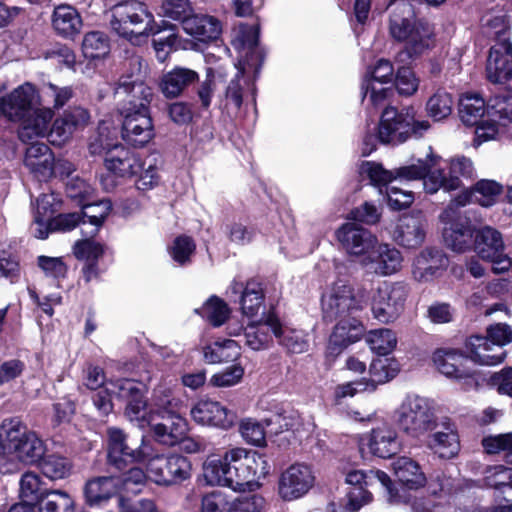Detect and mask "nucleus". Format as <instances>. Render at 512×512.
Returning a JSON list of instances; mask_svg holds the SVG:
<instances>
[{
    "instance_id": "53",
    "label": "nucleus",
    "mask_w": 512,
    "mask_h": 512,
    "mask_svg": "<svg viewBox=\"0 0 512 512\" xmlns=\"http://www.w3.org/2000/svg\"><path fill=\"white\" fill-rule=\"evenodd\" d=\"M74 499L65 491H46L39 501V512H74Z\"/></svg>"
},
{
    "instance_id": "32",
    "label": "nucleus",
    "mask_w": 512,
    "mask_h": 512,
    "mask_svg": "<svg viewBox=\"0 0 512 512\" xmlns=\"http://www.w3.org/2000/svg\"><path fill=\"white\" fill-rule=\"evenodd\" d=\"M231 289L233 293H240V310L246 318L253 319L263 310L264 289L258 280L250 279L245 284L234 281Z\"/></svg>"
},
{
    "instance_id": "13",
    "label": "nucleus",
    "mask_w": 512,
    "mask_h": 512,
    "mask_svg": "<svg viewBox=\"0 0 512 512\" xmlns=\"http://www.w3.org/2000/svg\"><path fill=\"white\" fill-rule=\"evenodd\" d=\"M408 293L409 288L404 282H383L372 298L374 318L382 323L397 319L404 310Z\"/></svg>"
},
{
    "instance_id": "16",
    "label": "nucleus",
    "mask_w": 512,
    "mask_h": 512,
    "mask_svg": "<svg viewBox=\"0 0 512 512\" xmlns=\"http://www.w3.org/2000/svg\"><path fill=\"white\" fill-rule=\"evenodd\" d=\"M108 461L116 469L122 470L128 464L144 462L151 455V444L144 436L138 447L133 448L127 443L126 434L119 428L111 427L107 430Z\"/></svg>"
},
{
    "instance_id": "31",
    "label": "nucleus",
    "mask_w": 512,
    "mask_h": 512,
    "mask_svg": "<svg viewBox=\"0 0 512 512\" xmlns=\"http://www.w3.org/2000/svg\"><path fill=\"white\" fill-rule=\"evenodd\" d=\"M467 359L479 365L493 366L503 362L505 351L493 344L486 336L473 335L465 342Z\"/></svg>"
},
{
    "instance_id": "21",
    "label": "nucleus",
    "mask_w": 512,
    "mask_h": 512,
    "mask_svg": "<svg viewBox=\"0 0 512 512\" xmlns=\"http://www.w3.org/2000/svg\"><path fill=\"white\" fill-rule=\"evenodd\" d=\"M361 444L366 445L372 455L383 459L393 457L402 448V441L397 430L387 423L373 428L362 439Z\"/></svg>"
},
{
    "instance_id": "18",
    "label": "nucleus",
    "mask_w": 512,
    "mask_h": 512,
    "mask_svg": "<svg viewBox=\"0 0 512 512\" xmlns=\"http://www.w3.org/2000/svg\"><path fill=\"white\" fill-rule=\"evenodd\" d=\"M474 248L484 260L492 263L495 273H505L512 270V259L504 254V241L501 233L485 226L475 233Z\"/></svg>"
},
{
    "instance_id": "50",
    "label": "nucleus",
    "mask_w": 512,
    "mask_h": 512,
    "mask_svg": "<svg viewBox=\"0 0 512 512\" xmlns=\"http://www.w3.org/2000/svg\"><path fill=\"white\" fill-rule=\"evenodd\" d=\"M428 446L441 458H452L459 451L458 435L452 431L435 432L428 439Z\"/></svg>"
},
{
    "instance_id": "62",
    "label": "nucleus",
    "mask_w": 512,
    "mask_h": 512,
    "mask_svg": "<svg viewBox=\"0 0 512 512\" xmlns=\"http://www.w3.org/2000/svg\"><path fill=\"white\" fill-rule=\"evenodd\" d=\"M485 484L494 489L509 487L512 489V468L504 465H494L484 472Z\"/></svg>"
},
{
    "instance_id": "11",
    "label": "nucleus",
    "mask_w": 512,
    "mask_h": 512,
    "mask_svg": "<svg viewBox=\"0 0 512 512\" xmlns=\"http://www.w3.org/2000/svg\"><path fill=\"white\" fill-rule=\"evenodd\" d=\"M474 173L473 163L469 158L457 156L445 161V167L433 169L424 180V190L434 194L440 189L446 192L461 188L462 178H472Z\"/></svg>"
},
{
    "instance_id": "48",
    "label": "nucleus",
    "mask_w": 512,
    "mask_h": 512,
    "mask_svg": "<svg viewBox=\"0 0 512 512\" xmlns=\"http://www.w3.org/2000/svg\"><path fill=\"white\" fill-rule=\"evenodd\" d=\"M400 371V365L394 358H377L371 362L368 384H373L374 391L377 386L392 380Z\"/></svg>"
},
{
    "instance_id": "49",
    "label": "nucleus",
    "mask_w": 512,
    "mask_h": 512,
    "mask_svg": "<svg viewBox=\"0 0 512 512\" xmlns=\"http://www.w3.org/2000/svg\"><path fill=\"white\" fill-rule=\"evenodd\" d=\"M365 340L372 352L380 356L392 353L397 346L396 333L389 328L370 330Z\"/></svg>"
},
{
    "instance_id": "22",
    "label": "nucleus",
    "mask_w": 512,
    "mask_h": 512,
    "mask_svg": "<svg viewBox=\"0 0 512 512\" xmlns=\"http://www.w3.org/2000/svg\"><path fill=\"white\" fill-rule=\"evenodd\" d=\"M403 256L401 252L390 244L375 245L367 256L363 257L362 265L380 276H390L402 268Z\"/></svg>"
},
{
    "instance_id": "38",
    "label": "nucleus",
    "mask_w": 512,
    "mask_h": 512,
    "mask_svg": "<svg viewBox=\"0 0 512 512\" xmlns=\"http://www.w3.org/2000/svg\"><path fill=\"white\" fill-rule=\"evenodd\" d=\"M24 165L39 179H47L54 173V157L50 148L42 143H32L25 152Z\"/></svg>"
},
{
    "instance_id": "43",
    "label": "nucleus",
    "mask_w": 512,
    "mask_h": 512,
    "mask_svg": "<svg viewBox=\"0 0 512 512\" xmlns=\"http://www.w3.org/2000/svg\"><path fill=\"white\" fill-rule=\"evenodd\" d=\"M196 80H198L196 71L184 67H175L163 75L160 88L165 97L175 98Z\"/></svg>"
},
{
    "instance_id": "35",
    "label": "nucleus",
    "mask_w": 512,
    "mask_h": 512,
    "mask_svg": "<svg viewBox=\"0 0 512 512\" xmlns=\"http://www.w3.org/2000/svg\"><path fill=\"white\" fill-rule=\"evenodd\" d=\"M47 451L44 440L26 425L12 455L20 463L33 465L41 461Z\"/></svg>"
},
{
    "instance_id": "57",
    "label": "nucleus",
    "mask_w": 512,
    "mask_h": 512,
    "mask_svg": "<svg viewBox=\"0 0 512 512\" xmlns=\"http://www.w3.org/2000/svg\"><path fill=\"white\" fill-rule=\"evenodd\" d=\"M195 311L215 327L224 324L230 314L228 305L216 296L210 297L200 309Z\"/></svg>"
},
{
    "instance_id": "39",
    "label": "nucleus",
    "mask_w": 512,
    "mask_h": 512,
    "mask_svg": "<svg viewBox=\"0 0 512 512\" xmlns=\"http://www.w3.org/2000/svg\"><path fill=\"white\" fill-rule=\"evenodd\" d=\"M183 30L201 42H210L219 38L222 25L215 16L198 13L184 21Z\"/></svg>"
},
{
    "instance_id": "56",
    "label": "nucleus",
    "mask_w": 512,
    "mask_h": 512,
    "mask_svg": "<svg viewBox=\"0 0 512 512\" xmlns=\"http://www.w3.org/2000/svg\"><path fill=\"white\" fill-rule=\"evenodd\" d=\"M245 67H241L235 78L232 79L225 92L224 107L230 115H237L243 102V85L246 81L243 78Z\"/></svg>"
},
{
    "instance_id": "44",
    "label": "nucleus",
    "mask_w": 512,
    "mask_h": 512,
    "mask_svg": "<svg viewBox=\"0 0 512 512\" xmlns=\"http://www.w3.org/2000/svg\"><path fill=\"white\" fill-rule=\"evenodd\" d=\"M26 424L18 417H8L0 423V457L10 459Z\"/></svg>"
},
{
    "instance_id": "51",
    "label": "nucleus",
    "mask_w": 512,
    "mask_h": 512,
    "mask_svg": "<svg viewBox=\"0 0 512 512\" xmlns=\"http://www.w3.org/2000/svg\"><path fill=\"white\" fill-rule=\"evenodd\" d=\"M390 83L363 78L361 93L366 106L378 108L384 105L387 98L392 94L391 88L386 86Z\"/></svg>"
},
{
    "instance_id": "3",
    "label": "nucleus",
    "mask_w": 512,
    "mask_h": 512,
    "mask_svg": "<svg viewBox=\"0 0 512 512\" xmlns=\"http://www.w3.org/2000/svg\"><path fill=\"white\" fill-rule=\"evenodd\" d=\"M36 98V89L30 83H24L0 98V117L20 123L18 136L22 142L45 137L54 116L49 107L34 108Z\"/></svg>"
},
{
    "instance_id": "23",
    "label": "nucleus",
    "mask_w": 512,
    "mask_h": 512,
    "mask_svg": "<svg viewBox=\"0 0 512 512\" xmlns=\"http://www.w3.org/2000/svg\"><path fill=\"white\" fill-rule=\"evenodd\" d=\"M343 249L353 256H367L377 244V237L354 222L343 224L336 232Z\"/></svg>"
},
{
    "instance_id": "40",
    "label": "nucleus",
    "mask_w": 512,
    "mask_h": 512,
    "mask_svg": "<svg viewBox=\"0 0 512 512\" xmlns=\"http://www.w3.org/2000/svg\"><path fill=\"white\" fill-rule=\"evenodd\" d=\"M502 192V186L493 180L478 181L470 192H463L451 203L462 207L470 201L477 202L483 207L494 205Z\"/></svg>"
},
{
    "instance_id": "37",
    "label": "nucleus",
    "mask_w": 512,
    "mask_h": 512,
    "mask_svg": "<svg viewBox=\"0 0 512 512\" xmlns=\"http://www.w3.org/2000/svg\"><path fill=\"white\" fill-rule=\"evenodd\" d=\"M243 332L245 345L253 351L266 350L272 344V332L267 323V316L264 321L251 322L245 328L241 325H230L228 333L230 336H240Z\"/></svg>"
},
{
    "instance_id": "36",
    "label": "nucleus",
    "mask_w": 512,
    "mask_h": 512,
    "mask_svg": "<svg viewBox=\"0 0 512 512\" xmlns=\"http://www.w3.org/2000/svg\"><path fill=\"white\" fill-rule=\"evenodd\" d=\"M267 426L277 425L278 428L273 430L274 433L290 431L300 440L308 437L314 430L315 424L311 418H303L298 411L288 410L283 413L276 414L270 419L265 420Z\"/></svg>"
},
{
    "instance_id": "60",
    "label": "nucleus",
    "mask_w": 512,
    "mask_h": 512,
    "mask_svg": "<svg viewBox=\"0 0 512 512\" xmlns=\"http://www.w3.org/2000/svg\"><path fill=\"white\" fill-rule=\"evenodd\" d=\"M482 444L487 453H502L506 462L512 464V432L486 437Z\"/></svg>"
},
{
    "instance_id": "6",
    "label": "nucleus",
    "mask_w": 512,
    "mask_h": 512,
    "mask_svg": "<svg viewBox=\"0 0 512 512\" xmlns=\"http://www.w3.org/2000/svg\"><path fill=\"white\" fill-rule=\"evenodd\" d=\"M393 420L406 435L418 438L436 426L432 402L417 394H407L393 411Z\"/></svg>"
},
{
    "instance_id": "8",
    "label": "nucleus",
    "mask_w": 512,
    "mask_h": 512,
    "mask_svg": "<svg viewBox=\"0 0 512 512\" xmlns=\"http://www.w3.org/2000/svg\"><path fill=\"white\" fill-rule=\"evenodd\" d=\"M429 128L428 121H415L412 109L399 112L394 107H386L378 125V138L382 143L398 145L412 135L421 136Z\"/></svg>"
},
{
    "instance_id": "29",
    "label": "nucleus",
    "mask_w": 512,
    "mask_h": 512,
    "mask_svg": "<svg viewBox=\"0 0 512 512\" xmlns=\"http://www.w3.org/2000/svg\"><path fill=\"white\" fill-rule=\"evenodd\" d=\"M426 223L420 212L403 215L394 230L395 241L406 248L420 246L426 236Z\"/></svg>"
},
{
    "instance_id": "7",
    "label": "nucleus",
    "mask_w": 512,
    "mask_h": 512,
    "mask_svg": "<svg viewBox=\"0 0 512 512\" xmlns=\"http://www.w3.org/2000/svg\"><path fill=\"white\" fill-rule=\"evenodd\" d=\"M501 24V29L495 32L496 43L490 48L486 75L487 79L500 88L512 91V43L509 28L501 18H494L492 26Z\"/></svg>"
},
{
    "instance_id": "61",
    "label": "nucleus",
    "mask_w": 512,
    "mask_h": 512,
    "mask_svg": "<svg viewBox=\"0 0 512 512\" xmlns=\"http://www.w3.org/2000/svg\"><path fill=\"white\" fill-rule=\"evenodd\" d=\"M42 94L54 109H60L74 97V90L71 86H59L48 82L43 84Z\"/></svg>"
},
{
    "instance_id": "63",
    "label": "nucleus",
    "mask_w": 512,
    "mask_h": 512,
    "mask_svg": "<svg viewBox=\"0 0 512 512\" xmlns=\"http://www.w3.org/2000/svg\"><path fill=\"white\" fill-rule=\"evenodd\" d=\"M163 17L179 21L184 27V21L193 14L189 0H164L161 5Z\"/></svg>"
},
{
    "instance_id": "10",
    "label": "nucleus",
    "mask_w": 512,
    "mask_h": 512,
    "mask_svg": "<svg viewBox=\"0 0 512 512\" xmlns=\"http://www.w3.org/2000/svg\"><path fill=\"white\" fill-rule=\"evenodd\" d=\"M323 317L327 321H334L343 317H355V314L364 308L365 302L355 294L353 287L345 280L335 281L323 293Z\"/></svg>"
},
{
    "instance_id": "41",
    "label": "nucleus",
    "mask_w": 512,
    "mask_h": 512,
    "mask_svg": "<svg viewBox=\"0 0 512 512\" xmlns=\"http://www.w3.org/2000/svg\"><path fill=\"white\" fill-rule=\"evenodd\" d=\"M52 27L55 32L65 38H72L80 33L82 19L78 11L68 4H61L52 13Z\"/></svg>"
},
{
    "instance_id": "47",
    "label": "nucleus",
    "mask_w": 512,
    "mask_h": 512,
    "mask_svg": "<svg viewBox=\"0 0 512 512\" xmlns=\"http://www.w3.org/2000/svg\"><path fill=\"white\" fill-rule=\"evenodd\" d=\"M459 114L466 125H475L487 116V106L478 94H465L460 98Z\"/></svg>"
},
{
    "instance_id": "4",
    "label": "nucleus",
    "mask_w": 512,
    "mask_h": 512,
    "mask_svg": "<svg viewBox=\"0 0 512 512\" xmlns=\"http://www.w3.org/2000/svg\"><path fill=\"white\" fill-rule=\"evenodd\" d=\"M388 30L403 45L409 58L423 55L435 45L434 27L416 16L413 0H390Z\"/></svg>"
},
{
    "instance_id": "9",
    "label": "nucleus",
    "mask_w": 512,
    "mask_h": 512,
    "mask_svg": "<svg viewBox=\"0 0 512 512\" xmlns=\"http://www.w3.org/2000/svg\"><path fill=\"white\" fill-rule=\"evenodd\" d=\"M144 461L148 478L159 486L177 485L191 476V462L181 454H156L151 447V455Z\"/></svg>"
},
{
    "instance_id": "64",
    "label": "nucleus",
    "mask_w": 512,
    "mask_h": 512,
    "mask_svg": "<svg viewBox=\"0 0 512 512\" xmlns=\"http://www.w3.org/2000/svg\"><path fill=\"white\" fill-rule=\"evenodd\" d=\"M119 379L110 380L105 386L93 396V404L100 415L106 416L113 410V399H117Z\"/></svg>"
},
{
    "instance_id": "15",
    "label": "nucleus",
    "mask_w": 512,
    "mask_h": 512,
    "mask_svg": "<svg viewBox=\"0 0 512 512\" xmlns=\"http://www.w3.org/2000/svg\"><path fill=\"white\" fill-rule=\"evenodd\" d=\"M467 360L458 349L441 348L433 353L434 365L442 375L458 381L465 390H471L479 385V374L466 365Z\"/></svg>"
},
{
    "instance_id": "26",
    "label": "nucleus",
    "mask_w": 512,
    "mask_h": 512,
    "mask_svg": "<svg viewBox=\"0 0 512 512\" xmlns=\"http://www.w3.org/2000/svg\"><path fill=\"white\" fill-rule=\"evenodd\" d=\"M363 333L364 327L356 317L338 318L329 338L328 354L334 357L339 355L349 345L359 341Z\"/></svg>"
},
{
    "instance_id": "58",
    "label": "nucleus",
    "mask_w": 512,
    "mask_h": 512,
    "mask_svg": "<svg viewBox=\"0 0 512 512\" xmlns=\"http://www.w3.org/2000/svg\"><path fill=\"white\" fill-rule=\"evenodd\" d=\"M40 464L44 476L51 480H60L68 477L72 471L71 462L62 456L49 455L43 457Z\"/></svg>"
},
{
    "instance_id": "46",
    "label": "nucleus",
    "mask_w": 512,
    "mask_h": 512,
    "mask_svg": "<svg viewBox=\"0 0 512 512\" xmlns=\"http://www.w3.org/2000/svg\"><path fill=\"white\" fill-rule=\"evenodd\" d=\"M207 362L216 364L237 360L241 355V346L233 339L217 340L203 350Z\"/></svg>"
},
{
    "instance_id": "28",
    "label": "nucleus",
    "mask_w": 512,
    "mask_h": 512,
    "mask_svg": "<svg viewBox=\"0 0 512 512\" xmlns=\"http://www.w3.org/2000/svg\"><path fill=\"white\" fill-rule=\"evenodd\" d=\"M267 323L279 345L288 352L301 354L308 350L309 341L305 331L284 324L274 314L267 315Z\"/></svg>"
},
{
    "instance_id": "33",
    "label": "nucleus",
    "mask_w": 512,
    "mask_h": 512,
    "mask_svg": "<svg viewBox=\"0 0 512 512\" xmlns=\"http://www.w3.org/2000/svg\"><path fill=\"white\" fill-rule=\"evenodd\" d=\"M258 39L259 26L257 24H240L233 39L236 48L248 50L243 66L253 68L255 73L259 72L264 59L262 51L257 47Z\"/></svg>"
},
{
    "instance_id": "27",
    "label": "nucleus",
    "mask_w": 512,
    "mask_h": 512,
    "mask_svg": "<svg viewBox=\"0 0 512 512\" xmlns=\"http://www.w3.org/2000/svg\"><path fill=\"white\" fill-rule=\"evenodd\" d=\"M448 259L437 248H426L414 259L412 275L419 282H429L439 277L447 268Z\"/></svg>"
},
{
    "instance_id": "55",
    "label": "nucleus",
    "mask_w": 512,
    "mask_h": 512,
    "mask_svg": "<svg viewBox=\"0 0 512 512\" xmlns=\"http://www.w3.org/2000/svg\"><path fill=\"white\" fill-rule=\"evenodd\" d=\"M453 98L445 90H437L426 103V111L434 121L447 118L453 110Z\"/></svg>"
},
{
    "instance_id": "30",
    "label": "nucleus",
    "mask_w": 512,
    "mask_h": 512,
    "mask_svg": "<svg viewBox=\"0 0 512 512\" xmlns=\"http://www.w3.org/2000/svg\"><path fill=\"white\" fill-rule=\"evenodd\" d=\"M84 497L90 507H104L119 495V480L112 476H99L88 480L84 486Z\"/></svg>"
},
{
    "instance_id": "42",
    "label": "nucleus",
    "mask_w": 512,
    "mask_h": 512,
    "mask_svg": "<svg viewBox=\"0 0 512 512\" xmlns=\"http://www.w3.org/2000/svg\"><path fill=\"white\" fill-rule=\"evenodd\" d=\"M394 474L398 481L408 489L418 490L427 484V478L418 462L402 456L393 462Z\"/></svg>"
},
{
    "instance_id": "59",
    "label": "nucleus",
    "mask_w": 512,
    "mask_h": 512,
    "mask_svg": "<svg viewBox=\"0 0 512 512\" xmlns=\"http://www.w3.org/2000/svg\"><path fill=\"white\" fill-rule=\"evenodd\" d=\"M136 181L138 190L147 191L153 189L159 183V175L157 171V160L155 157L148 156L140 159V167Z\"/></svg>"
},
{
    "instance_id": "17",
    "label": "nucleus",
    "mask_w": 512,
    "mask_h": 512,
    "mask_svg": "<svg viewBox=\"0 0 512 512\" xmlns=\"http://www.w3.org/2000/svg\"><path fill=\"white\" fill-rule=\"evenodd\" d=\"M359 171L361 176L368 178L373 186L386 185L397 179L406 181L422 179L424 181L430 173L427 162L421 159L394 171L384 169L379 163L365 161L361 164Z\"/></svg>"
},
{
    "instance_id": "52",
    "label": "nucleus",
    "mask_w": 512,
    "mask_h": 512,
    "mask_svg": "<svg viewBox=\"0 0 512 512\" xmlns=\"http://www.w3.org/2000/svg\"><path fill=\"white\" fill-rule=\"evenodd\" d=\"M111 209L112 204L108 199H103L92 204H83L81 212L82 225L89 223L92 226V229L88 232L89 234L94 235L98 232Z\"/></svg>"
},
{
    "instance_id": "5",
    "label": "nucleus",
    "mask_w": 512,
    "mask_h": 512,
    "mask_svg": "<svg viewBox=\"0 0 512 512\" xmlns=\"http://www.w3.org/2000/svg\"><path fill=\"white\" fill-rule=\"evenodd\" d=\"M108 15L111 29L130 41L134 37L160 32L153 14L144 3L137 0H127L114 5Z\"/></svg>"
},
{
    "instance_id": "45",
    "label": "nucleus",
    "mask_w": 512,
    "mask_h": 512,
    "mask_svg": "<svg viewBox=\"0 0 512 512\" xmlns=\"http://www.w3.org/2000/svg\"><path fill=\"white\" fill-rule=\"evenodd\" d=\"M376 481H378L387 490L389 502L397 503L398 499L393 493L392 481L385 472L380 470H370L365 473L361 470H352L346 475V483L352 487H368L372 486Z\"/></svg>"
},
{
    "instance_id": "34",
    "label": "nucleus",
    "mask_w": 512,
    "mask_h": 512,
    "mask_svg": "<svg viewBox=\"0 0 512 512\" xmlns=\"http://www.w3.org/2000/svg\"><path fill=\"white\" fill-rule=\"evenodd\" d=\"M105 167L117 177H131L139 172L140 158L122 145H114L105 156Z\"/></svg>"
},
{
    "instance_id": "24",
    "label": "nucleus",
    "mask_w": 512,
    "mask_h": 512,
    "mask_svg": "<svg viewBox=\"0 0 512 512\" xmlns=\"http://www.w3.org/2000/svg\"><path fill=\"white\" fill-rule=\"evenodd\" d=\"M192 419L203 426L229 429L233 426L236 415L218 401L199 400L191 409Z\"/></svg>"
},
{
    "instance_id": "54",
    "label": "nucleus",
    "mask_w": 512,
    "mask_h": 512,
    "mask_svg": "<svg viewBox=\"0 0 512 512\" xmlns=\"http://www.w3.org/2000/svg\"><path fill=\"white\" fill-rule=\"evenodd\" d=\"M82 51L86 58L96 59L105 57L110 51L108 36L101 31L86 33L82 41Z\"/></svg>"
},
{
    "instance_id": "20",
    "label": "nucleus",
    "mask_w": 512,
    "mask_h": 512,
    "mask_svg": "<svg viewBox=\"0 0 512 512\" xmlns=\"http://www.w3.org/2000/svg\"><path fill=\"white\" fill-rule=\"evenodd\" d=\"M458 206L450 203L441 213L440 219L449 227L444 228L443 237L446 245L455 252L462 253L472 245L475 234L470 221L458 215Z\"/></svg>"
},
{
    "instance_id": "14",
    "label": "nucleus",
    "mask_w": 512,
    "mask_h": 512,
    "mask_svg": "<svg viewBox=\"0 0 512 512\" xmlns=\"http://www.w3.org/2000/svg\"><path fill=\"white\" fill-rule=\"evenodd\" d=\"M316 483L313 467L304 462H296L285 468L277 483L278 496L286 502L306 496Z\"/></svg>"
},
{
    "instance_id": "19",
    "label": "nucleus",
    "mask_w": 512,
    "mask_h": 512,
    "mask_svg": "<svg viewBox=\"0 0 512 512\" xmlns=\"http://www.w3.org/2000/svg\"><path fill=\"white\" fill-rule=\"evenodd\" d=\"M512 122V101L500 99L496 96L487 105V116L475 124L474 146L494 140L500 133V129Z\"/></svg>"
},
{
    "instance_id": "1",
    "label": "nucleus",
    "mask_w": 512,
    "mask_h": 512,
    "mask_svg": "<svg viewBox=\"0 0 512 512\" xmlns=\"http://www.w3.org/2000/svg\"><path fill=\"white\" fill-rule=\"evenodd\" d=\"M145 78L146 65L139 57H133L115 87V96L122 102V138L135 147H143L154 136L149 110L153 92Z\"/></svg>"
},
{
    "instance_id": "2",
    "label": "nucleus",
    "mask_w": 512,
    "mask_h": 512,
    "mask_svg": "<svg viewBox=\"0 0 512 512\" xmlns=\"http://www.w3.org/2000/svg\"><path fill=\"white\" fill-rule=\"evenodd\" d=\"M203 470L209 485L243 492L260 486L259 480L269 473V464L265 456L255 450L234 447L225 451L221 459L207 461Z\"/></svg>"
},
{
    "instance_id": "12",
    "label": "nucleus",
    "mask_w": 512,
    "mask_h": 512,
    "mask_svg": "<svg viewBox=\"0 0 512 512\" xmlns=\"http://www.w3.org/2000/svg\"><path fill=\"white\" fill-rule=\"evenodd\" d=\"M116 387H118L117 399L126 401L124 414L131 423L145 429L156 421V412L150 403H147L141 383L130 379H119Z\"/></svg>"
},
{
    "instance_id": "25",
    "label": "nucleus",
    "mask_w": 512,
    "mask_h": 512,
    "mask_svg": "<svg viewBox=\"0 0 512 512\" xmlns=\"http://www.w3.org/2000/svg\"><path fill=\"white\" fill-rule=\"evenodd\" d=\"M88 121V112L81 107H74L65 111L61 117L55 119L49 133L47 132L46 135L53 145L61 146L77 130L84 128Z\"/></svg>"
}]
</instances>
